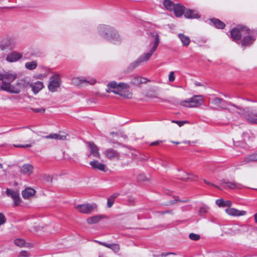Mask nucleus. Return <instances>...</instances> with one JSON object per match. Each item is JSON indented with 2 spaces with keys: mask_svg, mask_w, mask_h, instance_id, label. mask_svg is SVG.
I'll return each instance as SVG.
<instances>
[{
  "mask_svg": "<svg viewBox=\"0 0 257 257\" xmlns=\"http://www.w3.org/2000/svg\"><path fill=\"white\" fill-rule=\"evenodd\" d=\"M152 36L155 39V42L154 45L150 49V51L147 53H145L141 55L136 61L132 62L127 67V71H132L139 66L141 65L142 63L145 62L149 60L153 54L156 51L159 44V38L158 34H152Z\"/></svg>",
  "mask_w": 257,
  "mask_h": 257,
  "instance_id": "2",
  "label": "nucleus"
},
{
  "mask_svg": "<svg viewBox=\"0 0 257 257\" xmlns=\"http://www.w3.org/2000/svg\"><path fill=\"white\" fill-rule=\"evenodd\" d=\"M209 207L206 205H203L201 206L199 210V214L201 216H204L208 212Z\"/></svg>",
  "mask_w": 257,
  "mask_h": 257,
  "instance_id": "36",
  "label": "nucleus"
},
{
  "mask_svg": "<svg viewBox=\"0 0 257 257\" xmlns=\"http://www.w3.org/2000/svg\"><path fill=\"white\" fill-rule=\"evenodd\" d=\"M160 213L161 214H166V213H172V211L170 210H167L166 211L161 212Z\"/></svg>",
  "mask_w": 257,
  "mask_h": 257,
  "instance_id": "60",
  "label": "nucleus"
},
{
  "mask_svg": "<svg viewBox=\"0 0 257 257\" xmlns=\"http://www.w3.org/2000/svg\"><path fill=\"white\" fill-rule=\"evenodd\" d=\"M33 111L35 112H41L43 113L45 112V109L43 108H32Z\"/></svg>",
  "mask_w": 257,
  "mask_h": 257,
  "instance_id": "48",
  "label": "nucleus"
},
{
  "mask_svg": "<svg viewBox=\"0 0 257 257\" xmlns=\"http://www.w3.org/2000/svg\"><path fill=\"white\" fill-rule=\"evenodd\" d=\"M113 244L114 243L109 244V243H105V245H104V246H105L107 248H110L111 249L112 246H113Z\"/></svg>",
  "mask_w": 257,
  "mask_h": 257,
  "instance_id": "58",
  "label": "nucleus"
},
{
  "mask_svg": "<svg viewBox=\"0 0 257 257\" xmlns=\"http://www.w3.org/2000/svg\"><path fill=\"white\" fill-rule=\"evenodd\" d=\"M32 146L31 144H26V145H15V147L17 148H29Z\"/></svg>",
  "mask_w": 257,
  "mask_h": 257,
  "instance_id": "50",
  "label": "nucleus"
},
{
  "mask_svg": "<svg viewBox=\"0 0 257 257\" xmlns=\"http://www.w3.org/2000/svg\"><path fill=\"white\" fill-rule=\"evenodd\" d=\"M176 200H171L169 202V204H167V205L173 204L175 203Z\"/></svg>",
  "mask_w": 257,
  "mask_h": 257,
  "instance_id": "63",
  "label": "nucleus"
},
{
  "mask_svg": "<svg viewBox=\"0 0 257 257\" xmlns=\"http://www.w3.org/2000/svg\"><path fill=\"white\" fill-rule=\"evenodd\" d=\"M102 217L101 215H95L92 217H90L87 218V222L88 224H93L97 223L102 219Z\"/></svg>",
  "mask_w": 257,
  "mask_h": 257,
  "instance_id": "32",
  "label": "nucleus"
},
{
  "mask_svg": "<svg viewBox=\"0 0 257 257\" xmlns=\"http://www.w3.org/2000/svg\"><path fill=\"white\" fill-rule=\"evenodd\" d=\"M204 182H205L206 184H207V185H209V186H213V187H215V188H216L219 189V187L217 186L216 185H214V184L212 183L211 182H209V181H207V180H205V179H204Z\"/></svg>",
  "mask_w": 257,
  "mask_h": 257,
  "instance_id": "53",
  "label": "nucleus"
},
{
  "mask_svg": "<svg viewBox=\"0 0 257 257\" xmlns=\"http://www.w3.org/2000/svg\"><path fill=\"white\" fill-rule=\"evenodd\" d=\"M225 211L228 214L232 216H239L244 215L246 214L245 211L238 210L233 208L226 209Z\"/></svg>",
  "mask_w": 257,
  "mask_h": 257,
  "instance_id": "21",
  "label": "nucleus"
},
{
  "mask_svg": "<svg viewBox=\"0 0 257 257\" xmlns=\"http://www.w3.org/2000/svg\"><path fill=\"white\" fill-rule=\"evenodd\" d=\"M87 82L90 84H94L96 82V80L93 79H91L89 80H87L80 77L75 78L72 80V83L76 85H79L82 84L83 82Z\"/></svg>",
  "mask_w": 257,
  "mask_h": 257,
  "instance_id": "24",
  "label": "nucleus"
},
{
  "mask_svg": "<svg viewBox=\"0 0 257 257\" xmlns=\"http://www.w3.org/2000/svg\"><path fill=\"white\" fill-rule=\"evenodd\" d=\"M223 99L220 98H215L212 100V103L219 107L221 103L222 102Z\"/></svg>",
  "mask_w": 257,
  "mask_h": 257,
  "instance_id": "40",
  "label": "nucleus"
},
{
  "mask_svg": "<svg viewBox=\"0 0 257 257\" xmlns=\"http://www.w3.org/2000/svg\"><path fill=\"white\" fill-rule=\"evenodd\" d=\"M88 145L90 150V154L96 158H100L99 149L92 142H88Z\"/></svg>",
  "mask_w": 257,
  "mask_h": 257,
  "instance_id": "20",
  "label": "nucleus"
},
{
  "mask_svg": "<svg viewBox=\"0 0 257 257\" xmlns=\"http://www.w3.org/2000/svg\"><path fill=\"white\" fill-rule=\"evenodd\" d=\"M105 157L110 160H118L120 159V153L112 148L106 149L104 151Z\"/></svg>",
  "mask_w": 257,
  "mask_h": 257,
  "instance_id": "11",
  "label": "nucleus"
},
{
  "mask_svg": "<svg viewBox=\"0 0 257 257\" xmlns=\"http://www.w3.org/2000/svg\"><path fill=\"white\" fill-rule=\"evenodd\" d=\"M119 194L118 193H115L111 195L109 198L114 201V200L119 196Z\"/></svg>",
  "mask_w": 257,
  "mask_h": 257,
  "instance_id": "54",
  "label": "nucleus"
},
{
  "mask_svg": "<svg viewBox=\"0 0 257 257\" xmlns=\"http://www.w3.org/2000/svg\"><path fill=\"white\" fill-rule=\"evenodd\" d=\"M175 80L174 73L172 71L169 75V81L170 82H173Z\"/></svg>",
  "mask_w": 257,
  "mask_h": 257,
  "instance_id": "47",
  "label": "nucleus"
},
{
  "mask_svg": "<svg viewBox=\"0 0 257 257\" xmlns=\"http://www.w3.org/2000/svg\"><path fill=\"white\" fill-rule=\"evenodd\" d=\"M210 21L212 23V25L217 29H223L225 26L223 22L217 19H210Z\"/></svg>",
  "mask_w": 257,
  "mask_h": 257,
  "instance_id": "31",
  "label": "nucleus"
},
{
  "mask_svg": "<svg viewBox=\"0 0 257 257\" xmlns=\"http://www.w3.org/2000/svg\"><path fill=\"white\" fill-rule=\"evenodd\" d=\"M224 200L222 199H219L216 200V204L219 207H223Z\"/></svg>",
  "mask_w": 257,
  "mask_h": 257,
  "instance_id": "45",
  "label": "nucleus"
},
{
  "mask_svg": "<svg viewBox=\"0 0 257 257\" xmlns=\"http://www.w3.org/2000/svg\"><path fill=\"white\" fill-rule=\"evenodd\" d=\"M6 193L8 196L11 197L13 199L15 205L18 206L20 205L21 203V199L19 194L18 192L7 188L6 189Z\"/></svg>",
  "mask_w": 257,
  "mask_h": 257,
  "instance_id": "13",
  "label": "nucleus"
},
{
  "mask_svg": "<svg viewBox=\"0 0 257 257\" xmlns=\"http://www.w3.org/2000/svg\"><path fill=\"white\" fill-rule=\"evenodd\" d=\"M95 241L98 242L99 244L102 245L103 246H104L105 245V242H101V241Z\"/></svg>",
  "mask_w": 257,
  "mask_h": 257,
  "instance_id": "62",
  "label": "nucleus"
},
{
  "mask_svg": "<svg viewBox=\"0 0 257 257\" xmlns=\"http://www.w3.org/2000/svg\"><path fill=\"white\" fill-rule=\"evenodd\" d=\"M254 221L257 223V212L254 215Z\"/></svg>",
  "mask_w": 257,
  "mask_h": 257,
  "instance_id": "64",
  "label": "nucleus"
},
{
  "mask_svg": "<svg viewBox=\"0 0 257 257\" xmlns=\"http://www.w3.org/2000/svg\"><path fill=\"white\" fill-rule=\"evenodd\" d=\"M245 26H238L231 30L230 32L231 37L234 40H240L242 35H244L246 31Z\"/></svg>",
  "mask_w": 257,
  "mask_h": 257,
  "instance_id": "7",
  "label": "nucleus"
},
{
  "mask_svg": "<svg viewBox=\"0 0 257 257\" xmlns=\"http://www.w3.org/2000/svg\"><path fill=\"white\" fill-rule=\"evenodd\" d=\"M107 87L108 89L107 90H115L116 91H119L121 89H127L129 87V85L123 83V82H120L118 84H117L115 81H112L110 82L107 84Z\"/></svg>",
  "mask_w": 257,
  "mask_h": 257,
  "instance_id": "12",
  "label": "nucleus"
},
{
  "mask_svg": "<svg viewBox=\"0 0 257 257\" xmlns=\"http://www.w3.org/2000/svg\"><path fill=\"white\" fill-rule=\"evenodd\" d=\"M17 43L16 39L13 37H7L1 43L0 49L4 50L7 48H13Z\"/></svg>",
  "mask_w": 257,
  "mask_h": 257,
  "instance_id": "9",
  "label": "nucleus"
},
{
  "mask_svg": "<svg viewBox=\"0 0 257 257\" xmlns=\"http://www.w3.org/2000/svg\"><path fill=\"white\" fill-rule=\"evenodd\" d=\"M20 256L22 257H29L30 256V253L26 251L23 250L20 252Z\"/></svg>",
  "mask_w": 257,
  "mask_h": 257,
  "instance_id": "46",
  "label": "nucleus"
},
{
  "mask_svg": "<svg viewBox=\"0 0 257 257\" xmlns=\"http://www.w3.org/2000/svg\"><path fill=\"white\" fill-rule=\"evenodd\" d=\"M38 64L36 61H33L31 62H26L25 64V67L30 70H33L36 69L37 67Z\"/></svg>",
  "mask_w": 257,
  "mask_h": 257,
  "instance_id": "34",
  "label": "nucleus"
},
{
  "mask_svg": "<svg viewBox=\"0 0 257 257\" xmlns=\"http://www.w3.org/2000/svg\"><path fill=\"white\" fill-rule=\"evenodd\" d=\"M29 84V82H27L25 79H19L16 83V86H17L19 89L27 87Z\"/></svg>",
  "mask_w": 257,
  "mask_h": 257,
  "instance_id": "35",
  "label": "nucleus"
},
{
  "mask_svg": "<svg viewBox=\"0 0 257 257\" xmlns=\"http://www.w3.org/2000/svg\"><path fill=\"white\" fill-rule=\"evenodd\" d=\"M30 86L32 88L33 92L35 94L39 92L43 87V83L41 81H37L32 83L30 84Z\"/></svg>",
  "mask_w": 257,
  "mask_h": 257,
  "instance_id": "23",
  "label": "nucleus"
},
{
  "mask_svg": "<svg viewBox=\"0 0 257 257\" xmlns=\"http://www.w3.org/2000/svg\"><path fill=\"white\" fill-rule=\"evenodd\" d=\"M34 167L30 164H25L21 168V172L27 175H30L33 172Z\"/></svg>",
  "mask_w": 257,
  "mask_h": 257,
  "instance_id": "26",
  "label": "nucleus"
},
{
  "mask_svg": "<svg viewBox=\"0 0 257 257\" xmlns=\"http://www.w3.org/2000/svg\"><path fill=\"white\" fill-rule=\"evenodd\" d=\"M163 5L169 11H172L174 9L175 5L170 0H164Z\"/></svg>",
  "mask_w": 257,
  "mask_h": 257,
  "instance_id": "33",
  "label": "nucleus"
},
{
  "mask_svg": "<svg viewBox=\"0 0 257 257\" xmlns=\"http://www.w3.org/2000/svg\"><path fill=\"white\" fill-rule=\"evenodd\" d=\"M90 165L95 170H98L102 172H106L107 171L105 165L99 162L97 160L91 161L90 162Z\"/></svg>",
  "mask_w": 257,
  "mask_h": 257,
  "instance_id": "18",
  "label": "nucleus"
},
{
  "mask_svg": "<svg viewBox=\"0 0 257 257\" xmlns=\"http://www.w3.org/2000/svg\"><path fill=\"white\" fill-rule=\"evenodd\" d=\"M163 141H155V142H152L150 145V146H158L161 143H162Z\"/></svg>",
  "mask_w": 257,
  "mask_h": 257,
  "instance_id": "55",
  "label": "nucleus"
},
{
  "mask_svg": "<svg viewBox=\"0 0 257 257\" xmlns=\"http://www.w3.org/2000/svg\"><path fill=\"white\" fill-rule=\"evenodd\" d=\"M76 209L80 212L85 214H90L96 208L95 204H83L75 206Z\"/></svg>",
  "mask_w": 257,
  "mask_h": 257,
  "instance_id": "8",
  "label": "nucleus"
},
{
  "mask_svg": "<svg viewBox=\"0 0 257 257\" xmlns=\"http://www.w3.org/2000/svg\"><path fill=\"white\" fill-rule=\"evenodd\" d=\"M220 186L224 188L240 189L242 185L240 184L235 183V182H230L224 180H222Z\"/></svg>",
  "mask_w": 257,
  "mask_h": 257,
  "instance_id": "16",
  "label": "nucleus"
},
{
  "mask_svg": "<svg viewBox=\"0 0 257 257\" xmlns=\"http://www.w3.org/2000/svg\"><path fill=\"white\" fill-rule=\"evenodd\" d=\"M0 90L5 91L12 94H19L21 92L20 89L17 86L12 85L11 83L4 81L0 86Z\"/></svg>",
  "mask_w": 257,
  "mask_h": 257,
  "instance_id": "6",
  "label": "nucleus"
},
{
  "mask_svg": "<svg viewBox=\"0 0 257 257\" xmlns=\"http://www.w3.org/2000/svg\"><path fill=\"white\" fill-rule=\"evenodd\" d=\"M247 121L250 123L257 124V113H249L245 115Z\"/></svg>",
  "mask_w": 257,
  "mask_h": 257,
  "instance_id": "29",
  "label": "nucleus"
},
{
  "mask_svg": "<svg viewBox=\"0 0 257 257\" xmlns=\"http://www.w3.org/2000/svg\"><path fill=\"white\" fill-rule=\"evenodd\" d=\"M67 135L65 133H60L59 134H50L48 136H42L43 139H51L59 140H65L66 139Z\"/></svg>",
  "mask_w": 257,
  "mask_h": 257,
  "instance_id": "17",
  "label": "nucleus"
},
{
  "mask_svg": "<svg viewBox=\"0 0 257 257\" xmlns=\"http://www.w3.org/2000/svg\"><path fill=\"white\" fill-rule=\"evenodd\" d=\"M15 244L19 247H23L26 244V242L24 239L22 238H18L14 240Z\"/></svg>",
  "mask_w": 257,
  "mask_h": 257,
  "instance_id": "39",
  "label": "nucleus"
},
{
  "mask_svg": "<svg viewBox=\"0 0 257 257\" xmlns=\"http://www.w3.org/2000/svg\"><path fill=\"white\" fill-rule=\"evenodd\" d=\"M35 192L36 191L34 189L31 188H28L22 191V194L24 198L28 199L33 196Z\"/></svg>",
  "mask_w": 257,
  "mask_h": 257,
  "instance_id": "27",
  "label": "nucleus"
},
{
  "mask_svg": "<svg viewBox=\"0 0 257 257\" xmlns=\"http://www.w3.org/2000/svg\"><path fill=\"white\" fill-rule=\"evenodd\" d=\"M184 16L187 19H196L200 18L199 15L196 11L190 10L185 12Z\"/></svg>",
  "mask_w": 257,
  "mask_h": 257,
  "instance_id": "28",
  "label": "nucleus"
},
{
  "mask_svg": "<svg viewBox=\"0 0 257 257\" xmlns=\"http://www.w3.org/2000/svg\"><path fill=\"white\" fill-rule=\"evenodd\" d=\"M189 238L192 240H198L200 238V235L194 233H191L189 235Z\"/></svg>",
  "mask_w": 257,
  "mask_h": 257,
  "instance_id": "41",
  "label": "nucleus"
},
{
  "mask_svg": "<svg viewBox=\"0 0 257 257\" xmlns=\"http://www.w3.org/2000/svg\"><path fill=\"white\" fill-rule=\"evenodd\" d=\"M97 32L102 38L114 44H119L122 42L117 31L110 26L100 25L97 27Z\"/></svg>",
  "mask_w": 257,
  "mask_h": 257,
  "instance_id": "1",
  "label": "nucleus"
},
{
  "mask_svg": "<svg viewBox=\"0 0 257 257\" xmlns=\"http://www.w3.org/2000/svg\"><path fill=\"white\" fill-rule=\"evenodd\" d=\"M174 254V253L173 252H163L161 254V256L162 257H164V256H166L169 254Z\"/></svg>",
  "mask_w": 257,
  "mask_h": 257,
  "instance_id": "57",
  "label": "nucleus"
},
{
  "mask_svg": "<svg viewBox=\"0 0 257 257\" xmlns=\"http://www.w3.org/2000/svg\"><path fill=\"white\" fill-rule=\"evenodd\" d=\"M113 244L114 243L109 244V243H105V245H104V246H105L107 248H110L111 249L112 246H113Z\"/></svg>",
  "mask_w": 257,
  "mask_h": 257,
  "instance_id": "59",
  "label": "nucleus"
},
{
  "mask_svg": "<svg viewBox=\"0 0 257 257\" xmlns=\"http://www.w3.org/2000/svg\"><path fill=\"white\" fill-rule=\"evenodd\" d=\"M178 37L181 40L183 46H188L190 43V39L189 37L185 36L182 33H180L178 35Z\"/></svg>",
  "mask_w": 257,
  "mask_h": 257,
  "instance_id": "30",
  "label": "nucleus"
},
{
  "mask_svg": "<svg viewBox=\"0 0 257 257\" xmlns=\"http://www.w3.org/2000/svg\"><path fill=\"white\" fill-rule=\"evenodd\" d=\"M61 80L59 74H55L50 78V82L48 87L51 92H55L60 86Z\"/></svg>",
  "mask_w": 257,
  "mask_h": 257,
  "instance_id": "5",
  "label": "nucleus"
},
{
  "mask_svg": "<svg viewBox=\"0 0 257 257\" xmlns=\"http://www.w3.org/2000/svg\"><path fill=\"white\" fill-rule=\"evenodd\" d=\"M172 122L177 124L179 126H181L186 123L185 121L172 120Z\"/></svg>",
  "mask_w": 257,
  "mask_h": 257,
  "instance_id": "49",
  "label": "nucleus"
},
{
  "mask_svg": "<svg viewBox=\"0 0 257 257\" xmlns=\"http://www.w3.org/2000/svg\"><path fill=\"white\" fill-rule=\"evenodd\" d=\"M122 89H121L119 91H116L115 90H107V92L108 93H109L110 92H112L116 94H118V95H120L121 96H122L124 98H132V94L130 92L128 91H125V92H123L122 91Z\"/></svg>",
  "mask_w": 257,
  "mask_h": 257,
  "instance_id": "25",
  "label": "nucleus"
},
{
  "mask_svg": "<svg viewBox=\"0 0 257 257\" xmlns=\"http://www.w3.org/2000/svg\"><path fill=\"white\" fill-rule=\"evenodd\" d=\"M185 7L181 5L180 4L175 5L174 9L173 11H174L175 16L177 17H180L185 13Z\"/></svg>",
  "mask_w": 257,
  "mask_h": 257,
  "instance_id": "22",
  "label": "nucleus"
},
{
  "mask_svg": "<svg viewBox=\"0 0 257 257\" xmlns=\"http://www.w3.org/2000/svg\"><path fill=\"white\" fill-rule=\"evenodd\" d=\"M17 77V74L16 73H13L12 71H5L2 73H0V80L2 81V83L4 81L7 82L12 83Z\"/></svg>",
  "mask_w": 257,
  "mask_h": 257,
  "instance_id": "10",
  "label": "nucleus"
},
{
  "mask_svg": "<svg viewBox=\"0 0 257 257\" xmlns=\"http://www.w3.org/2000/svg\"><path fill=\"white\" fill-rule=\"evenodd\" d=\"M232 205V202L229 200L224 201L223 207L226 206L230 207Z\"/></svg>",
  "mask_w": 257,
  "mask_h": 257,
  "instance_id": "52",
  "label": "nucleus"
},
{
  "mask_svg": "<svg viewBox=\"0 0 257 257\" xmlns=\"http://www.w3.org/2000/svg\"><path fill=\"white\" fill-rule=\"evenodd\" d=\"M6 219L4 215L2 213H0V225L6 222Z\"/></svg>",
  "mask_w": 257,
  "mask_h": 257,
  "instance_id": "43",
  "label": "nucleus"
},
{
  "mask_svg": "<svg viewBox=\"0 0 257 257\" xmlns=\"http://www.w3.org/2000/svg\"><path fill=\"white\" fill-rule=\"evenodd\" d=\"M253 31L251 30L246 27V31L244 32V35H242V39L241 40V46H249L255 40V37L253 36Z\"/></svg>",
  "mask_w": 257,
  "mask_h": 257,
  "instance_id": "3",
  "label": "nucleus"
},
{
  "mask_svg": "<svg viewBox=\"0 0 257 257\" xmlns=\"http://www.w3.org/2000/svg\"><path fill=\"white\" fill-rule=\"evenodd\" d=\"M114 252H118L120 249L119 245L118 244L114 243L111 249Z\"/></svg>",
  "mask_w": 257,
  "mask_h": 257,
  "instance_id": "42",
  "label": "nucleus"
},
{
  "mask_svg": "<svg viewBox=\"0 0 257 257\" xmlns=\"http://www.w3.org/2000/svg\"><path fill=\"white\" fill-rule=\"evenodd\" d=\"M44 178H45V180L47 182H49V181L51 182L52 180V177L49 175H45Z\"/></svg>",
  "mask_w": 257,
  "mask_h": 257,
  "instance_id": "56",
  "label": "nucleus"
},
{
  "mask_svg": "<svg viewBox=\"0 0 257 257\" xmlns=\"http://www.w3.org/2000/svg\"><path fill=\"white\" fill-rule=\"evenodd\" d=\"M230 106L235 107L239 110L244 111L243 108H242L239 106L236 105L230 102L226 101L223 99L222 102L221 103V104L219 105V107L222 109H226L230 112H232L233 109L229 107Z\"/></svg>",
  "mask_w": 257,
  "mask_h": 257,
  "instance_id": "14",
  "label": "nucleus"
},
{
  "mask_svg": "<svg viewBox=\"0 0 257 257\" xmlns=\"http://www.w3.org/2000/svg\"><path fill=\"white\" fill-rule=\"evenodd\" d=\"M22 58L21 53L14 52L9 54L6 57V60L9 62H14L19 60Z\"/></svg>",
  "mask_w": 257,
  "mask_h": 257,
  "instance_id": "19",
  "label": "nucleus"
},
{
  "mask_svg": "<svg viewBox=\"0 0 257 257\" xmlns=\"http://www.w3.org/2000/svg\"><path fill=\"white\" fill-rule=\"evenodd\" d=\"M237 229L240 232H244L247 229V226L246 225L239 226Z\"/></svg>",
  "mask_w": 257,
  "mask_h": 257,
  "instance_id": "44",
  "label": "nucleus"
},
{
  "mask_svg": "<svg viewBox=\"0 0 257 257\" xmlns=\"http://www.w3.org/2000/svg\"><path fill=\"white\" fill-rule=\"evenodd\" d=\"M188 175L189 174L184 171H179V174L178 175V178L180 180L187 181L190 179V178L188 177Z\"/></svg>",
  "mask_w": 257,
  "mask_h": 257,
  "instance_id": "38",
  "label": "nucleus"
},
{
  "mask_svg": "<svg viewBox=\"0 0 257 257\" xmlns=\"http://www.w3.org/2000/svg\"><path fill=\"white\" fill-rule=\"evenodd\" d=\"M114 201L110 199L109 198L107 199V206L110 208L114 203Z\"/></svg>",
  "mask_w": 257,
  "mask_h": 257,
  "instance_id": "51",
  "label": "nucleus"
},
{
  "mask_svg": "<svg viewBox=\"0 0 257 257\" xmlns=\"http://www.w3.org/2000/svg\"><path fill=\"white\" fill-rule=\"evenodd\" d=\"M254 161H257V153L251 154L244 159V162L245 163Z\"/></svg>",
  "mask_w": 257,
  "mask_h": 257,
  "instance_id": "37",
  "label": "nucleus"
},
{
  "mask_svg": "<svg viewBox=\"0 0 257 257\" xmlns=\"http://www.w3.org/2000/svg\"><path fill=\"white\" fill-rule=\"evenodd\" d=\"M203 96L201 95H195L184 101L182 105L186 107H195L202 104Z\"/></svg>",
  "mask_w": 257,
  "mask_h": 257,
  "instance_id": "4",
  "label": "nucleus"
},
{
  "mask_svg": "<svg viewBox=\"0 0 257 257\" xmlns=\"http://www.w3.org/2000/svg\"><path fill=\"white\" fill-rule=\"evenodd\" d=\"M149 81L150 80L146 78L139 76H134L131 78V84L135 86H139L142 83H146Z\"/></svg>",
  "mask_w": 257,
  "mask_h": 257,
  "instance_id": "15",
  "label": "nucleus"
},
{
  "mask_svg": "<svg viewBox=\"0 0 257 257\" xmlns=\"http://www.w3.org/2000/svg\"><path fill=\"white\" fill-rule=\"evenodd\" d=\"M195 85L196 86H202V84L199 82H195V83H194Z\"/></svg>",
  "mask_w": 257,
  "mask_h": 257,
  "instance_id": "61",
  "label": "nucleus"
}]
</instances>
